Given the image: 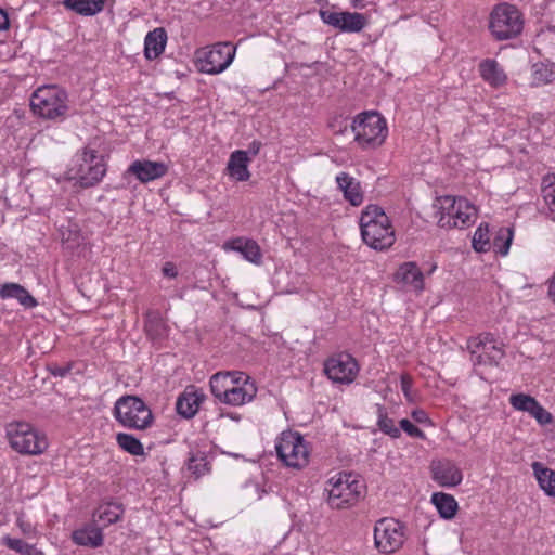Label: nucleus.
<instances>
[{"label": "nucleus", "mask_w": 555, "mask_h": 555, "mask_svg": "<svg viewBox=\"0 0 555 555\" xmlns=\"http://www.w3.org/2000/svg\"><path fill=\"white\" fill-rule=\"evenodd\" d=\"M361 236L363 242L373 249L384 250L396 241L395 230L382 207L369 205L360 217Z\"/></svg>", "instance_id": "nucleus-1"}, {"label": "nucleus", "mask_w": 555, "mask_h": 555, "mask_svg": "<svg viewBox=\"0 0 555 555\" xmlns=\"http://www.w3.org/2000/svg\"><path fill=\"white\" fill-rule=\"evenodd\" d=\"M114 417L124 427L145 430L154 422V415L146 403L139 397L126 395L120 397L114 405Z\"/></svg>", "instance_id": "nucleus-2"}, {"label": "nucleus", "mask_w": 555, "mask_h": 555, "mask_svg": "<svg viewBox=\"0 0 555 555\" xmlns=\"http://www.w3.org/2000/svg\"><path fill=\"white\" fill-rule=\"evenodd\" d=\"M350 128L354 133V141L362 149H375L382 145L387 137L386 120L375 111L358 114Z\"/></svg>", "instance_id": "nucleus-3"}, {"label": "nucleus", "mask_w": 555, "mask_h": 555, "mask_svg": "<svg viewBox=\"0 0 555 555\" xmlns=\"http://www.w3.org/2000/svg\"><path fill=\"white\" fill-rule=\"evenodd\" d=\"M326 488L327 503L332 508H348L354 505L363 495L365 486L350 473H339L337 477L330 479Z\"/></svg>", "instance_id": "nucleus-4"}, {"label": "nucleus", "mask_w": 555, "mask_h": 555, "mask_svg": "<svg viewBox=\"0 0 555 555\" xmlns=\"http://www.w3.org/2000/svg\"><path fill=\"white\" fill-rule=\"evenodd\" d=\"M438 225L440 228H464L474 223L477 210L465 198L455 199L451 196L437 198Z\"/></svg>", "instance_id": "nucleus-5"}, {"label": "nucleus", "mask_w": 555, "mask_h": 555, "mask_svg": "<svg viewBox=\"0 0 555 555\" xmlns=\"http://www.w3.org/2000/svg\"><path fill=\"white\" fill-rule=\"evenodd\" d=\"M67 93L54 85L38 88L30 98V107L39 117L55 119L68 111Z\"/></svg>", "instance_id": "nucleus-6"}, {"label": "nucleus", "mask_w": 555, "mask_h": 555, "mask_svg": "<svg viewBox=\"0 0 555 555\" xmlns=\"http://www.w3.org/2000/svg\"><path fill=\"white\" fill-rule=\"evenodd\" d=\"M7 437L11 448L25 455L42 454L48 448V440L33 425L25 422L10 423Z\"/></svg>", "instance_id": "nucleus-7"}, {"label": "nucleus", "mask_w": 555, "mask_h": 555, "mask_svg": "<svg viewBox=\"0 0 555 555\" xmlns=\"http://www.w3.org/2000/svg\"><path fill=\"white\" fill-rule=\"evenodd\" d=\"M489 28L496 40L515 38L524 28L521 13L515 5L496 4L490 14Z\"/></svg>", "instance_id": "nucleus-8"}, {"label": "nucleus", "mask_w": 555, "mask_h": 555, "mask_svg": "<svg viewBox=\"0 0 555 555\" xmlns=\"http://www.w3.org/2000/svg\"><path fill=\"white\" fill-rule=\"evenodd\" d=\"M279 459L288 467L302 468L309 462V451L301 435L284 431L275 444Z\"/></svg>", "instance_id": "nucleus-9"}, {"label": "nucleus", "mask_w": 555, "mask_h": 555, "mask_svg": "<svg viewBox=\"0 0 555 555\" xmlns=\"http://www.w3.org/2000/svg\"><path fill=\"white\" fill-rule=\"evenodd\" d=\"M405 525L395 518H382L374 527V544L383 554L398 551L405 541Z\"/></svg>", "instance_id": "nucleus-10"}, {"label": "nucleus", "mask_w": 555, "mask_h": 555, "mask_svg": "<svg viewBox=\"0 0 555 555\" xmlns=\"http://www.w3.org/2000/svg\"><path fill=\"white\" fill-rule=\"evenodd\" d=\"M235 47L230 42H219L208 50L197 52V66L199 72L216 75L225 70L233 62Z\"/></svg>", "instance_id": "nucleus-11"}, {"label": "nucleus", "mask_w": 555, "mask_h": 555, "mask_svg": "<svg viewBox=\"0 0 555 555\" xmlns=\"http://www.w3.org/2000/svg\"><path fill=\"white\" fill-rule=\"evenodd\" d=\"M324 372L334 383L350 384L358 375L359 365L351 354L340 352L325 361Z\"/></svg>", "instance_id": "nucleus-12"}, {"label": "nucleus", "mask_w": 555, "mask_h": 555, "mask_svg": "<svg viewBox=\"0 0 555 555\" xmlns=\"http://www.w3.org/2000/svg\"><path fill=\"white\" fill-rule=\"evenodd\" d=\"M106 172L103 157L96 155L94 150H86L82 163L79 165L78 180L82 188H91L99 183Z\"/></svg>", "instance_id": "nucleus-13"}, {"label": "nucleus", "mask_w": 555, "mask_h": 555, "mask_svg": "<svg viewBox=\"0 0 555 555\" xmlns=\"http://www.w3.org/2000/svg\"><path fill=\"white\" fill-rule=\"evenodd\" d=\"M320 16L328 24L343 33H359L366 25V18L358 12L320 11Z\"/></svg>", "instance_id": "nucleus-14"}, {"label": "nucleus", "mask_w": 555, "mask_h": 555, "mask_svg": "<svg viewBox=\"0 0 555 555\" xmlns=\"http://www.w3.org/2000/svg\"><path fill=\"white\" fill-rule=\"evenodd\" d=\"M467 348L470 349L474 365H498L504 357V351L495 346H487V341L480 338H469Z\"/></svg>", "instance_id": "nucleus-15"}, {"label": "nucleus", "mask_w": 555, "mask_h": 555, "mask_svg": "<svg viewBox=\"0 0 555 555\" xmlns=\"http://www.w3.org/2000/svg\"><path fill=\"white\" fill-rule=\"evenodd\" d=\"M509 403L515 410L529 413L542 426L553 423V415L530 395L514 393Z\"/></svg>", "instance_id": "nucleus-16"}, {"label": "nucleus", "mask_w": 555, "mask_h": 555, "mask_svg": "<svg viewBox=\"0 0 555 555\" xmlns=\"http://www.w3.org/2000/svg\"><path fill=\"white\" fill-rule=\"evenodd\" d=\"M168 171V166L163 162H152L147 159L134 160L127 172L133 175L140 182L150 181L164 177Z\"/></svg>", "instance_id": "nucleus-17"}, {"label": "nucleus", "mask_w": 555, "mask_h": 555, "mask_svg": "<svg viewBox=\"0 0 555 555\" xmlns=\"http://www.w3.org/2000/svg\"><path fill=\"white\" fill-rule=\"evenodd\" d=\"M430 470L433 479L441 487H455L463 479L461 469L449 460L433 462Z\"/></svg>", "instance_id": "nucleus-18"}, {"label": "nucleus", "mask_w": 555, "mask_h": 555, "mask_svg": "<svg viewBox=\"0 0 555 555\" xmlns=\"http://www.w3.org/2000/svg\"><path fill=\"white\" fill-rule=\"evenodd\" d=\"M205 395L194 387L186 388L177 399L176 411L182 417L190 420L197 413Z\"/></svg>", "instance_id": "nucleus-19"}, {"label": "nucleus", "mask_w": 555, "mask_h": 555, "mask_svg": "<svg viewBox=\"0 0 555 555\" xmlns=\"http://www.w3.org/2000/svg\"><path fill=\"white\" fill-rule=\"evenodd\" d=\"M338 189L343 192L344 198L351 206H360L364 199V193L361 188L360 181L351 177L347 172H340L336 177Z\"/></svg>", "instance_id": "nucleus-20"}, {"label": "nucleus", "mask_w": 555, "mask_h": 555, "mask_svg": "<svg viewBox=\"0 0 555 555\" xmlns=\"http://www.w3.org/2000/svg\"><path fill=\"white\" fill-rule=\"evenodd\" d=\"M481 78L493 88L502 87L507 81V76L500 64L493 59H486L479 64Z\"/></svg>", "instance_id": "nucleus-21"}, {"label": "nucleus", "mask_w": 555, "mask_h": 555, "mask_svg": "<svg viewBox=\"0 0 555 555\" xmlns=\"http://www.w3.org/2000/svg\"><path fill=\"white\" fill-rule=\"evenodd\" d=\"M167 33L165 28L158 27L149 31L144 39V55L152 61L157 59L165 50Z\"/></svg>", "instance_id": "nucleus-22"}, {"label": "nucleus", "mask_w": 555, "mask_h": 555, "mask_svg": "<svg viewBox=\"0 0 555 555\" xmlns=\"http://www.w3.org/2000/svg\"><path fill=\"white\" fill-rule=\"evenodd\" d=\"M249 158L246 151H235L231 154L227 170L229 176L236 181H247L250 178L248 170Z\"/></svg>", "instance_id": "nucleus-23"}, {"label": "nucleus", "mask_w": 555, "mask_h": 555, "mask_svg": "<svg viewBox=\"0 0 555 555\" xmlns=\"http://www.w3.org/2000/svg\"><path fill=\"white\" fill-rule=\"evenodd\" d=\"M396 281L412 286L415 291L424 288V275L415 262H404L395 274Z\"/></svg>", "instance_id": "nucleus-24"}, {"label": "nucleus", "mask_w": 555, "mask_h": 555, "mask_svg": "<svg viewBox=\"0 0 555 555\" xmlns=\"http://www.w3.org/2000/svg\"><path fill=\"white\" fill-rule=\"evenodd\" d=\"M257 393L255 383H243L242 385H231L224 399L225 404L243 405L250 402Z\"/></svg>", "instance_id": "nucleus-25"}, {"label": "nucleus", "mask_w": 555, "mask_h": 555, "mask_svg": "<svg viewBox=\"0 0 555 555\" xmlns=\"http://www.w3.org/2000/svg\"><path fill=\"white\" fill-rule=\"evenodd\" d=\"M0 298H15L25 308H34L37 306V300L29 294V292L17 283H5L0 287Z\"/></svg>", "instance_id": "nucleus-26"}, {"label": "nucleus", "mask_w": 555, "mask_h": 555, "mask_svg": "<svg viewBox=\"0 0 555 555\" xmlns=\"http://www.w3.org/2000/svg\"><path fill=\"white\" fill-rule=\"evenodd\" d=\"M531 468L539 487L546 495L555 498V470L544 466L541 462H533Z\"/></svg>", "instance_id": "nucleus-27"}, {"label": "nucleus", "mask_w": 555, "mask_h": 555, "mask_svg": "<svg viewBox=\"0 0 555 555\" xmlns=\"http://www.w3.org/2000/svg\"><path fill=\"white\" fill-rule=\"evenodd\" d=\"M106 0H64L63 5L83 16H93L104 9Z\"/></svg>", "instance_id": "nucleus-28"}, {"label": "nucleus", "mask_w": 555, "mask_h": 555, "mask_svg": "<svg viewBox=\"0 0 555 555\" xmlns=\"http://www.w3.org/2000/svg\"><path fill=\"white\" fill-rule=\"evenodd\" d=\"M73 540L78 545L99 547L103 544L102 530L95 526H89L73 532Z\"/></svg>", "instance_id": "nucleus-29"}, {"label": "nucleus", "mask_w": 555, "mask_h": 555, "mask_svg": "<svg viewBox=\"0 0 555 555\" xmlns=\"http://www.w3.org/2000/svg\"><path fill=\"white\" fill-rule=\"evenodd\" d=\"M431 503L444 519H452L456 514L457 502L451 494L436 492L431 495Z\"/></svg>", "instance_id": "nucleus-30"}, {"label": "nucleus", "mask_w": 555, "mask_h": 555, "mask_svg": "<svg viewBox=\"0 0 555 555\" xmlns=\"http://www.w3.org/2000/svg\"><path fill=\"white\" fill-rule=\"evenodd\" d=\"M124 514L122 505L119 503H107L101 505L93 517L96 518V521L100 522L101 526H108L117 522Z\"/></svg>", "instance_id": "nucleus-31"}, {"label": "nucleus", "mask_w": 555, "mask_h": 555, "mask_svg": "<svg viewBox=\"0 0 555 555\" xmlns=\"http://www.w3.org/2000/svg\"><path fill=\"white\" fill-rule=\"evenodd\" d=\"M231 248L240 251L246 260L253 263L258 264L261 261L260 247L255 241L237 238L231 243Z\"/></svg>", "instance_id": "nucleus-32"}, {"label": "nucleus", "mask_w": 555, "mask_h": 555, "mask_svg": "<svg viewBox=\"0 0 555 555\" xmlns=\"http://www.w3.org/2000/svg\"><path fill=\"white\" fill-rule=\"evenodd\" d=\"M555 79V70L552 66L538 62L532 65V87L551 83Z\"/></svg>", "instance_id": "nucleus-33"}, {"label": "nucleus", "mask_w": 555, "mask_h": 555, "mask_svg": "<svg viewBox=\"0 0 555 555\" xmlns=\"http://www.w3.org/2000/svg\"><path fill=\"white\" fill-rule=\"evenodd\" d=\"M116 442L121 450L131 455H144L143 444L131 434L118 433L116 435Z\"/></svg>", "instance_id": "nucleus-34"}, {"label": "nucleus", "mask_w": 555, "mask_h": 555, "mask_svg": "<svg viewBox=\"0 0 555 555\" xmlns=\"http://www.w3.org/2000/svg\"><path fill=\"white\" fill-rule=\"evenodd\" d=\"M230 373H216L211 376L209 385L211 393L217 398L220 402H224V399L228 395V390L230 388Z\"/></svg>", "instance_id": "nucleus-35"}, {"label": "nucleus", "mask_w": 555, "mask_h": 555, "mask_svg": "<svg viewBox=\"0 0 555 555\" xmlns=\"http://www.w3.org/2000/svg\"><path fill=\"white\" fill-rule=\"evenodd\" d=\"M514 236V231L509 227H502L496 232L492 247L496 254L501 256H506L508 254L512 241Z\"/></svg>", "instance_id": "nucleus-36"}, {"label": "nucleus", "mask_w": 555, "mask_h": 555, "mask_svg": "<svg viewBox=\"0 0 555 555\" xmlns=\"http://www.w3.org/2000/svg\"><path fill=\"white\" fill-rule=\"evenodd\" d=\"M473 248L477 253H487L491 249L492 243L489 235V225L481 223L474 233L473 236Z\"/></svg>", "instance_id": "nucleus-37"}, {"label": "nucleus", "mask_w": 555, "mask_h": 555, "mask_svg": "<svg viewBox=\"0 0 555 555\" xmlns=\"http://www.w3.org/2000/svg\"><path fill=\"white\" fill-rule=\"evenodd\" d=\"M2 543L10 550L15 551L21 555H43L35 545L28 544L21 539L11 538L5 535L2 538Z\"/></svg>", "instance_id": "nucleus-38"}, {"label": "nucleus", "mask_w": 555, "mask_h": 555, "mask_svg": "<svg viewBox=\"0 0 555 555\" xmlns=\"http://www.w3.org/2000/svg\"><path fill=\"white\" fill-rule=\"evenodd\" d=\"M378 418L377 426L386 435L391 438H399L401 435L400 429L395 425L392 418L387 416L385 409L382 405H377Z\"/></svg>", "instance_id": "nucleus-39"}, {"label": "nucleus", "mask_w": 555, "mask_h": 555, "mask_svg": "<svg viewBox=\"0 0 555 555\" xmlns=\"http://www.w3.org/2000/svg\"><path fill=\"white\" fill-rule=\"evenodd\" d=\"M207 461L204 456H197L192 454L188 460V469L195 476V478H199L207 470Z\"/></svg>", "instance_id": "nucleus-40"}, {"label": "nucleus", "mask_w": 555, "mask_h": 555, "mask_svg": "<svg viewBox=\"0 0 555 555\" xmlns=\"http://www.w3.org/2000/svg\"><path fill=\"white\" fill-rule=\"evenodd\" d=\"M548 179H544L543 183H546ZM542 196L544 198L545 204L547 205L550 212L553 215L555 219V184L552 182L544 184L542 186Z\"/></svg>", "instance_id": "nucleus-41"}, {"label": "nucleus", "mask_w": 555, "mask_h": 555, "mask_svg": "<svg viewBox=\"0 0 555 555\" xmlns=\"http://www.w3.org/2000/svg\"><path fill=\"white\" fill-rule=\"evenodd\" d=\"M400 428L404 430L409 436L415 438H424V433L408 418L400 421Z\"/></svg>", "instance_id": "nucleus-42"}, {"label": "nucleus", "mask_w": 555, "mask_h": 555, "mask_svg": "<svg viewBox=\"0 0 555 555\" xmlns=\"http://www.w3.org/2000/svg\"><path fill=\"white\" fill-rule=\"evenodd\" d=\"M412 386H413L412 377L408 374L401 375L400 387H401V391L403 392V395L408 401H413Z\"/></svg>", "instance_id": "nucleus-43"}, {"label": "nucleus", "mask_w": 555, "mask_h": 555, "mask_svg": "<svg viewBox=\"0 0 555 555\" xmlns=\"http://www.w3.org/2000/svg\"><path fill=\"white\" fill-rule=\"evenodd\" d=\"M230 385H242L243 383H254L248 375L243 372H229Z\"/></svg>", "instance_id": "nucleus-44"}, {"label": "nucleus", "mask_w": 555, "mask_h": 555, "mask_svg": "<svg viewBox=\"0 0 555 555\" xmlns=\"http://www.w3.org/2000/svg\"><path fill=\"white\" fill-rule=\"evenodd\" d=\"M49 372L55 377H65L72 370V364L60 366L57 364H51L48 366Z\"/></svg>", "instance_id": "nucleus-45"}, {"label": "nucleus", "mask_w": 555, "mask_h": 555, "mask_svg": "<svg viewBox=\"0 0 555 555\" xmlns=\"http://www.w3.org/2000/svg\"><path fill=\"white\" fill-rule=\"evenodd\" d=\"M163 273L168 278H176L178 275V271L176 266L172 262H166L163 267Z\"/></svg>", "instance_id": "nucleus-46"}, {"label": "nucleus", "mask_w": 555, "mask_h": 555, "mask_svg": "<svg viewBox=\"0 0 555 555\" xmlns=\"http://www.w3.org/2000/svg\"><path fill=\"white\" fill-rule=\"evenodd\" d=\"M547 295L551 301L555 305V273L547 281Z\"/></svg>", "instance_id": "nucleus-47"}, {"label": "nucleus", "mask_w": 555, "mask_h": 555, "mask_svg": "<svg viewBox=\"0 0 555 555\" xmlns=\"http://www.w3.org/2000/svg\"><path fill=\"white\" fill-rule=\"evenodd\" d=\"M411 415L417 423H426L428 421L427 413L424 410H414Z\"/></svg>", "instance_id": "nucleus-48"}, {"label": "nucleus", "mask_w": 555, "mask_h": 555, "mask_svg": "<svg viewBox=\"0 0 555 555\" xmlns=\"http://www.w3.org/2000/svg\"><path fill=\"white\" fill-rule=\"evenodd\" d=\"M10 26L8 13L0 9V30H7Z\"/></svg>", "instance_id": "nucleus-49"}, {"label": "nucleus", "mask_w": 555, "mask_h": 555, "mask_svg": "<svg viewBox=\"0 0 555 555\" xmlns=\"http://www.w3.org/2000/svg\"><path fill=\"white\" fill-rule=\"evenodd\" d=\"M17 526L20 527V529L23 531V533L25 534H30L33 531H34V528L33 526L27 522V521H24L23 519L18 518L17 519Z\"/></svg>", "instance_id": "nucleus-50"}, {"label": "nucleus", "mask_w": 555, "mask_h": 555, "mask_svg": "<svg viewBox=\"0 0 555 555\" xmlns=\"http://www.w3.org/2000/svg\"><path fill=\"white\" fill-rule=\"evenodd\" d=\"M260 146H261L260 142H257V141L251 142L250 145H249L247 154L251 153L254 156L257 155L259 150H260Z\"/></svg>", "instance_id": "nucleus-51"}, {"label": "nucleus", "mask_w": 555, "mask_h": 555, "mask_svg": "<svg viewBox=\"0 0 555 555\" xmlns=\"http://www.w3.org/2000/svg\"><path fill=\"white\" fill-rule=\"evenodd\" d=\"M478 338L482 339V340H486L487 341V346H491L493 345V336L489 333L487 334H483L481 336H479Z\"/></svg>", "instance_id": "nucleus-52"}, {"label": "nucleus", "mask_w": 555, "mask_h": 555, "mask_svg": "<svg viewBox=\"0 0 555 555\" xmlns=\"http://www.w3.org/2000/svg\"><path fill=\"white\" fill-rule=\"evenodd\" d=\"M351 5L356 9L364 8V0H350Z\"/></svg>", "instance_id": "nucleus-53"}, {"label": "nucleus", "mask_w": 555, "mask_h": 555, "mask_svg": "<svg viewBox=\"0 0 555 555\" xmlns=\"http://www.w3.org/2000/svg\"><path fill=\"white\" fill-rule=\"evenodd\" d=\"M347 128H348V125H347V124H345L344 126H341V127L339 128V130H338L337 132H339V133H344V132L347 130Z\"/></svg>", "instance_id": "nucleus-54"}]
</instances>
